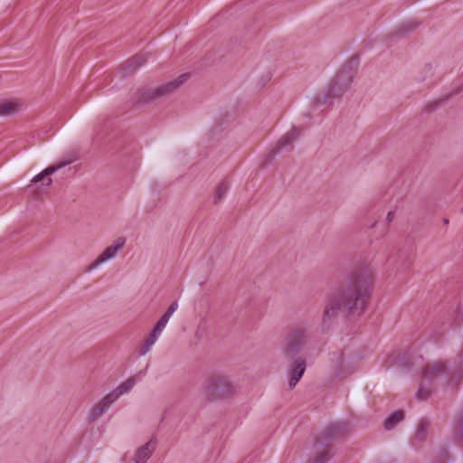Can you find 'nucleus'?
<instances>
[{"label": "nucleus", "mask_w": 463, "mask_h": 463, "mask_svg": "<svg viewBox=\"0 0 463 463\" xmlns=\"http://www.w3.org/2000/svg\"><path fill=\"white\" fill-rule=\"evenodd\" d=\"M373 285V274L369 268L361 267L326 298L322 316V325L327 326L340 312L360 316L367 306Z\"/></svg>", "instance_id": "1"}, {"label": "nucleus", "mask_w": 463, "mask_h": 463, "mask_svg": "<svg viewBox=\"0 0 463 463\" xmlns=\"http://www.w3.org/2000/svg\"><path fill=\"white\" fill-rule=\"evenodd\" d=\"M311 338V326L308 321L290 325L285 333L281 352L286 359L296 358Z\"/></svg>", "instance_id": "2"}, {"label": "nucleus", "mask_w": 463, "mask_h": 463, "mask_svg": "<svg viewBox=\"0 0 463 463\" xmlns=\"http://www.w3.org/2000/svg\"><path fill=\"white\" fill-rule=\"evenodd\" d=\"M235 385L228 376L213 373L202 383L201 392L208 402H215L232 397L235 392Z\"/></svg>", "instance_id": "3"}, {"label": "nucleus", "mask_w": 463, "mask_h": 463, "mask_svg": "<svg viewBox=\"0 0 463 463\" xmlns=\"http://www.w3.org/2000/svg\"><path fill=\"white\" fill-rule=\"evenodd\" d=\"M357 67V60L352 58L337 72L328 86L327 97L331 99L341 97L351 86Z\"/></svg>", "instance_id": "4"}, {"label": "nucleus", "mask_w": 463, "mask_h": 463, "mask_svg": "<svg viewBox=\"0 0 463 463\" xmlns=\"http://www.w3.org/2000/svg\"><path fill=\"white\" fill-rule=\"evenodd\" d=\"M446 372V365L442 362H434L428 364L423 373V379L420 386L417 392V399L424 401L429 398L430 391L426 388V382H431L436 377L443 374Z\"/></svg>", "instance_id": "5"}, {"label": "nucleus", "mask_w": 463, "mask_h": 463, "mask_svg": "<svg viewBox=\"0 0 463 463\" xmlns=\"http://www.w3.org/2000/svg\"><path fill=\"white\" fill-rule=\"evenodd\" d=\"M350 431L349 425L345 421H338L328 425L319 435L317 439L329 444L334 439L346 435Z\"/></svg>", "instance_id": "6"}, {"label": "nucleus", "mask_w": 463, "mask_h": 463, "mask_svg": "<svg viewBox=\"0 0 463 463\" xmlns=\"http://www.w3.org/2000/svg\"><path fill=\"white\" fill-rule=\"evenodd\" d=\"M126 243V239L123 237L118 238L114 245L109 246L104 250V251L93 261L91 262L88 269L91 270L99 267L100 264L104 263L105 261L111 260L115 258L117 253L121 250Z\"/></svg>", "instance_id": "7"}, {"label": "nucleus", "mask_w": 463, "mask_h": 463, "mask_svg": "<svg viewBox=\"0 0 463 463\" xmlns=\"http://www.w3.org/2000/svg\"><path fill=\"white\" fill-rule=\"evenodd\" d=\"M290 364L288 367L289 389H293L301 379L302 375L306 371L307 363L306 360L300 356H297L294 359H288Z\"/></svg>", "instance_id": "8"}, {"label": "nucleus", "mask_w": 463, "mask_h": 463, "mask_svg": "<svg viewBox=\"0 0 463 463\" xmlns=\"http://www.w3.org/2000/svg\"><path fill=\"white\" fill-rule=\"evenodd\" d=\"M300 133L301 131L298 128L292 127L288 132H287L284 136L280 137L276 146L271 149L270 156H275L282 149L287 148L288 146L292 149L293 143L299 137Z\"/></svg>", "instance_id": "9"}, {"label": "nucleus", "mask_w": 463, "mask_h": 463, "mask_svg": "<svg viewBox=\"0 0 463 463\" xmlns=\"http://www.w3.org/2000/svg\"><path fill=\"white\" fill-rule=\"evenodd\" d=\"M73 160H68L60 162L58 164H54L52 165L48 166L43 171H42L40 174L36 175L33 179L32 183L37 184L39 182H43V185L49 186L52 183V178L50 177L51 175L58 171L59 169L68 165L71 164Z\"/></svg>", "instance_id": "10"}, {"label": "nucleus", "mask_w": 463, "mask_h": 463, "mask_svg": "<svg viewBox=\"0 0 463 463\" xmlns=\"http://www.w3.org/2000/svg\"><path fill=\"white\" fill-rule=\"evenodd\" d=\"M315 449L316 454L310 459V463H327L333 457L332 446L330 444L317 439Z\"/></svg>", "instance_id": "11"}, {"label": "nucleus", "mask_w": 463, "mask_h": 463, "mask_svg": "<svg viewBox=\"0 0 463 463\" xmlns=\"http://www.w3.org/2000/svg\"><path fill=\"white\" fill-rule=\"evenodd\" d=\"M147 61V55L145 53H138L132 58L128 59L121 65V70L125 76L132 74L139 67Z\"/></svg>", "instance_id": "12"}, {"label": "nucleus", "mask_w": 463, "mask_h": 463, "mask_svg": "<svg viewBox=\"0 0 463 463\" xmlns=\"http://www.w3.org/2000/svg\"><path fill=\"white\" fill-rule=\"evenodd\" d=\"M187 78V74H183L177 79L157 87V93L159 94V98L168 97L175 92L180 88V86L186 81Z\"/></svg>", "instance_id": "13"}, {"label": "nucleus", "mask_w": 463, "mask_h": 463, "mask_svg": "<svg viewBox=\"0 0 463 463\" xmlns=\"http://www.w3.org/2000/svg\"><path fill=\"white\" fill-rule=\"evenodd\" d=\"M156 437H152L148 442L141 446L135 454V463H146L156 449Z\"/></svg>", "instance_id": "14"}, {"label": "nucleus", "mask_w": 463, "mask_h": 463, "mask_svg": "<svg viewBox=\"0 0 463 463\" xmlns=\"http://www.w3.org/2000/svg\"><path fill=\"white\" fill-rule=\"evenodd\" d=\"M133 99L137 104H146L160 98L157 93V87H156L137 90L134 94Z\"/></svg>", "instance_id": "15"}, {"label": "nucleus", "mask_w": 463, "mask_h": 463, "mask_svg": "<svg viewBox=\"0 0 463 463\" xmlns=\"http://www.w3.org/2000/svg\"><path fill=\"white\" fill-rule=\"evenodd\" d=\"M113 394H108L106 395L100 402H99L97 404L93 406L90 411V419L92 420H97L101 415L105 413V411L109 409V407L116 402L114 400Z\"/></svg>", "instance_id": "16"}, {"label": "nucleus", "mask_w": 463, "mask_h": 463, "mask_svg": "<svg viewBox=\"0 0 463 463\" xmlns=\"http://www.w3.org/2000/svg\"><path fill=\"white\" fill-rule=\"evenodd\" d=\"M22 108L20 102L16 100L0 101V117H8L16 114Z\"/></svg>", "instance_id": "17"}, {"label": "nucleus", "mask_w": 463, "mask_h": 463, "mask_svg": "<svg viewBox=\"0 0 463 463\" xmlns=\"http://www.w3.org/2000/svg\"><path fill=\"white\" fill-rule=\"evenodd\" d=\"M136 380L134 377L128 378L127 381L122 383L116 390L109 392V394H113L114 400L117 401L121 395L128 392L135 385Z\"/></svg>", "instance_id": "18"}, {"label": "nucleus", "mask_w": 463, "mask_h": 463, "mask_svg": "<svg viewBox=\"0 0 463 463\" xmlns=\"http://www.w3.org/2000/svg\"><path fill=\"white\" fill-rule=\"evenodd\" d=\"M160 333L161 332H156V328L152 330L148 337L145 340L144 345L139 348L138 352L140 355H145L151 349Z\"/></svg>", "instance_id": "19"}, {"label": "nucleus", "mask_w": 463, "mask_h": 463, "mask_svg": "<svg viewBox=\"0 0 463 463\" xmlns=\"http://www.w3.org/2000/svg\"><path fill=\"white\" fill-rule=\"evenodd\" d=\"M404 419L403 411H398L392 415H390L384 421V427L387 430L393 429L399 422H401Z\"/></svg>", "instance_id": "20"}, {"label": "nucleus", "mask_w": 463, "mask_h": 463, "mask_svg": "<svg viewBox=\"0 0 463 463\" xmlns=\"http://www.w3.org/2000/svg\"><path fill=\"white\" fill-rule=\"evenodd\" d=\"M229 184L226 181L221 182L215 189L213 203L218 204L229 190Z\"/></svg>", "instance_id": "21"}, {"label": "nucleus", "mask_w": 463, "mask_h": 463, "mask_svg": "<svg viewBox=\"0 0 463 463\" xmlns=\"http://www.w3.org/2000/svg\"><path fill=\"white\" fill-rule=\"evenodd\" d=\"M419 26V24L414 21H408L403 23L399 28V35L414 31Z\"/></svg>", "instance_id": "22"}, {"label": "nucleus", "mask_w": 463, "mask_h": 463, "mask_svg": "<svg viewBox=\"0 0 463 463\" xmlns=\"http://www.w3.org/2000/svg\"><path fill=\"white\" fill-rule=\"evenodd\" d=\"M455 432L458 437L463 439V407L455 420Z\"/></svg>", "instance_id": "23"}, {"label": "nucleus", "mask_w": 463, "mask_h": 463, "mask_svg": "<svg viewBox=\"0 0 463 463\" xmlns=\"http://www.w3.org/2000/svg\"><path fill=\"white\" fill-rule=\"evenodd\" d=\"M428 425L426 422H420L417 428L415 438L419 440H422L427 434Z\"/></svg>", "instance_id": "24"}, {"label": "nucleus", "mask_w": 463, "mask_h": 463, "mask_svg": "<svg viewBox=\"0 0 463 463\" xmlns=\"http://www.w3.org/2000/svg\"><path fill=\"white\" fill-rule=\"evenodd\" d=\"M169 318H170V317L164 314L160 317V319L157 321V323L156 324V326L154 327V328H156V332H161L164 329V327L165 326V325L167 324Z\"/></svg>", "instance_id": "25"}, {"label": "nucleus", "mask_w": 463, "mask_h": 463, "mask_svg": "<svg viewBox=\"0 0 463 463\" xmlns=\"http://www.w3.org/2000/svg\"><path fill=\"white\" fill-rule=\"evenodd\" d=\"M178 307V304L176 301H174L170 306L169 307L167 308V310L165 311V315H167L168 317H171L172 314L176 310Z\"/></svg>", "instance_id": "26"}, {"label": "nucleus", "mask_w": 463, "mask_h": 463, "mask_svg": "<svg viewBox=\"0 0 463 463\" xmlns=\"http://www.w3.org/2000/svg\"><path fill=\"white\" fill-rule=\"evenodd\" d=\"M458 364H459V367L461 369L463 367V348H462V351H461V353L459 354V362H458Z\"/></svg>", "instance_id": "27"}, {"label": "nucleus", "mask_w": 463, "mask_h": 463, "mask_svg": "<svg viewBox=\"0 0 463 463\" xmlns=\"http://www.w3.org/2000/svg\"><path fill=\"white\" fill-rule=\"evenodd\" d=\"M387 221L390 222L392 221L393 219V213L392 212H389L388 214H387V217H386Z\"/></svg>", "instance_id": "28"}, {"label": "nucleus", "mask_w": 463, "mask_h": 463, "mask_svg": "<svg viewBox=\"0 0 463 463\" xmlns=\"http://www.w3.org/2000/svg\"><path fill=\"white\" fill-rule=\"evenodd\" d=\"M443 222H444L445 224L449 223V220L448 219H444Z\"/></svg>", "instance_id": "29"}]
</instances>
